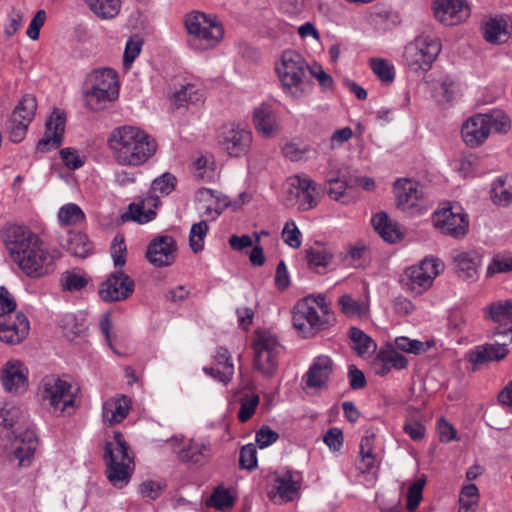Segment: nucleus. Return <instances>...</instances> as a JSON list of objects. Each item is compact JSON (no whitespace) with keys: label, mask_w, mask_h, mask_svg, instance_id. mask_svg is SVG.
I'll list each match as a JSON object with an SVG mask.
<instances>
[{"label":"nucleus","mask_w":512,"mask_h":512,"mask_svg":"<svg viewBox=\"0 0 512 512\" xmlns=\"http://www.w3.org/2000/svg\"><path fill=\"white\" fill-rule=\"evenodd\" d=\"M5 242L12 259L26 276L40 278L54 271L53 256L42 247L40 238L26 226H9Z\"/></svg>","instance_id":"nucleus-1"},{"label":"nucleus","mask_w":512,"mask_h":512,"mask_svg":"<svg viewBox=\"0 0 512 512\" xmlns=\"http://www.w3.org/2000/svg\"><path fill=\"white\" fill-rule=\"evenodd\" d=\"M0 434L11 442L10 461L18 467L28 466L37 448L34 431L27 428V415L18 406L5 404L0 409Z\"/></svg>","instance_id":"nucleus-2"},{"label":"nucleus","mask_w":512,"mask_h":512,"mask_svg":"<svg viewBox=\"0 0 512 512\" xmlns=\"http://www.w3.org/2000/svg\"><path fill=\"white\" fill-rule=\"evenodd\" d=\"M108 144L117 163L123 166H140L157 149V144L150 135L129 125L115 128L108 138Z\"/></svg>","instance_id":"nucleus-3"},{"label":"nucleus","mask_w":512,"mask_h":512,"mask_svg":"<svg viewBox=\"0 0 512 512\" xmlns=\"http://www.w3.org/2000/svg\"><path fill=\"white\" fill-rule=\"evenodd\" d=\"M118 75L111 68H100L90 72L82 85L85 106L91 111L108 108L118 99Z\"/></svg>","instance_id":"nucleus-4"},{"label":"nucleus","mask_w":512,"mask_h":512,"mask_svg":"<svg viewBox=\"0 0 512 512\" xmlns=\"http://www.w3.org/2000/svg\"><path fill=\"white\" fill-rule=\"evenodd\" d=\"M71 384L56 376H47L42 380L41 399L43 405L57 416L70 415V409L74 408V395Z\"/></svg>","instance_id":"nucleus-5"},{"label":"nucleus","mask_w":512,"mask_h":512,"mask_svg":"<svg viewBox=\"0 0 512 512\" xmlns=\"http://www.w3.org/2000/svg\"><path fill=\"white\" fill-rule=\"evenodd\" d=\"M252 348L254 369L264 377H272L278 369V357L282 351L277 338L268 331H256Z\"/></svg>","instance_id":"nucleus-6"},{"label":"nucleus","mask_w":512,"mask_h":512,"mask_svg":"<svg viewBox=\"0 0 512 512\" xmlns=\"http://www.w3.org/2000/svg\"><path fill=\"white\" fill-rule=\"evenodd\" d=\"M310 67L304 58L296 51L288 50L283 52L280 65L276 66V72L283 87L295 97L303 92V85L307 78Z\"/></svg>","instance_id":"nucleus-7"},{"label":"nucleus","mask_w":512,"mask_h":512,"mask_svg":"<svg viewBox=\"0 0 512 512\" xmlns=\"http://www.w3.org/2000/svg\"><path fill=\"white\" fill-rule=\"evenodd\" d=\"M432 222L442 234L455 239L463 238L468 232V215L458 203H448L447 206L435 211Z\"/></svg>","instance_id":"nucleus-8"},{"label":"nucleus","mask_w":512,"mask_h":512,"mask_svg":"<svg viewBox=\"0 0 512 512\" xmlns=\"http://www.w3.org/2000/svg\"><path fill=\"white\" fill-rule=\"evenodd\" d=\"M439 41L420 36L406 45L404 59L413 71H428L440 53Z\"/></svg>","instance_id":"nucleus-9"},{"label":"nucleus","mask_w":512,"mask_h":512,"mask_svg":"<svg viewBox=\"0 0 512 512\" xmlns=\"http://www.w3.org/2000/svg\"><path fill=\"white\" fill-rule=\"evenodd\" d=\"M312 300L304 298L298 301L293 310V326L304 338L313 337L330 325L328 318L320 317Z\"/></svg>","instance_id":"nucleus-10"},{"label":"nucleus","mask_w":512,"mask_h":512,"mask_svg":"<svg viewBox=\"0 0 512 512\" xmlns=\"http://www.w3.org/2000/svg\"><path fill=\"white\" fill-rule=\"evenodd\" d=\"M185 27L189 35L206 41L211 46L217 44L224 34L221 24L215 17L199 11L191 12L186 16Z\"/></svg>","instance_id":"nucleus-11"},{"label":"nucleus","mask_w":512,"mask_h":512,"mask_svg":"<svg viewBox=\"0 0 512 512\" xmlns=\"http://www.w3.org/2000/svg\"><path fill=\"white\" fill-rule=\"evenodd\" d=\"M36 109V98L31 94L24 95L7 122L6 129L12 142L19 143L24 139Z\"/></svg>","instance_id":"nucleus-12"},{"label":"nucleus","mask_w":512,"mask_h":512,"mask_svg":"<svg viewBox=\"0 0 512 512\" xmlns=\"http://www.w3.org/2000/svg\"><path fill=\"white\" fill-rule=\"evenodd\" d=\"M135 289L134 280L122 270L108 276L99 288V296L105 302H119L129 298Z\"/></svg>","instance_id":"nucleus-13"},{"label":"nucleus","mask_w":512,"mask_h":512,"mask_svg":"<svg viewBox=\"0 0 512 512\" xmlns=\"http://www.w3.org/2000/svg\"><path fill=\"white\" fill-rule=\"evenodd\" d=\"M30 323L22 312L14 315H0V341L7 345L22 343L28 336Z\"/></svg>","instance_id":"nucleus-14"},{"label":"nucleus","mask_w":512,"mask_h":512,"mask_svg":"<svg viewBox=\"0 0 512 512\" xmlns=\"http://www.w3.org/2000/svg\"><path fill=\"white\" fill-rule=\"evenodd\" d=\"M177 245L171 236L160 235L153 238L146 249V259L155 267H166L174 263Z\"/></svg>","instance_id":"nucleus-15"},{"label":"nucleus","mask_w":512,"mask_h":512,"mask_svg":"<svg viewBox=\"0 0 512 512\" xmlns=\"http://www.w3.org/2000/svg\"><path fill=\"white\" fill-rule=\"evenodd\" d=\"M219 143L230 156L239 157L248 152L252 143V134L238 125L226 126L219 135Z\"/></svg>","instance_id":"nucleus-16"},{"label":"nucleus","mask_w":512,"mask_h":512,"mask_svg":"<svg viewBox=\"0 0 512 512\" xmlns=\"http://www.w3.org/2000/svg\"><path fill=\"white\" fill-rule=\"evenodd\" d=\"M435 18L446 26L461 23L469 17L470 10L464 0H434Z\"/></svg>","instance_id":"nucleus-17"},{"label":"nucleus","mask_w":512,"mask_h":512,"mask_svg":"<svg viewBox=\"0 0 512 512\" xmlns=\"http://www.w3.org/2000/svg\"><path fill=\"white\" fill-rule=\"evenodd\" d=\"M483 312L486 319L498 324L493 335L511 334L510 342H512V300L493 302L485 307Z\"/></svg>","instance_id":"nucleus-18"},{"label":"nucleus","mask_w":512,"mask_h":512,"mask_svg":"<svg viewBox=\"0 0 512 512\" xmlns=\"http://www.w3.org/2000/svg\"><path fill=\"white\" fill-rule=\"evenodd\" d=\"M65 122L64 113H52L46 121V132L37 143L36 150L38 152L46 153L51 149H57L61 146L65 132Z\"/></svg>","instance_id":"nucleus-19"},{"label":"nucleus","mask_w":512,"mask_h":512,"mask_svg":"<svg viewBox=\"0 0 512 512\" xmlns=\"http://www.w3.org/2000/svg\"><path fill=\"white\" fill-rule=\"evenodd\" d=\"M160 203L159 197L150 195L139 202L131 203L128 210L121 215V220L127 222L133 220L139 224H145L156 216L154 208Z\"/></svg>","instance_id":"nucleus-20"},{"label":"nucleus","mask_w":512,"mask_h":512,"mask_svg":"<svg viewBox=\"0 0 512 512\" xmlns=\"http://www.w3.org/2000/svg\"><path fill=\"white\" fill-rule=\"evenodd\" d=\"M104 460L106 462V475L109 482L118 488L127 485L131 478V464L133 462L117 461L110 448L104 452Z\"/></svg>","instance_id":"nucleus-21"},{"label":"nucleus","mask_w":512,"mask_h":512,"mask_svg":"<svg viewBox=\"0 0 512 512\" xmlns=\"http://www.w3.org/2000/svg\"><path fill=\"white\" fill-rule=\"evenodd\" d=\"M420 184L411 179H398L394 183V194L398 208L408 210L417 205L419 199L423 197V192L419 189Z\"/></svg>","instance_id":"nucleus-22"},{"label":"nucleus","mask_w":512,"mask_h":512,"mask_svg":"<svg viewBox=\"0 0 512 512\" xmlns=\"http://www.w3.org/2000/svg\"><path fill=\"white\" fill-rule=\"evenodd\" d=\"M1 381L6 391L18 393L27 389V375L24 373L23 364L18 360L8 361L3 369Z\"/></svg>","instance_id":"nucleus-23"},{"label":"nucleus","mask_w":512,"mask_h":512,"mask_svg":"<svg viewBox=\"0 0 512 512\" xmlns=\"http://www.w3.org/2000/svg\"><path fill=\"white\" fill-rule=\"evenodd\" d=\"M483 119L482 113L475 114L462 125L461 135L467 146L476 148L488 138V128Z\"/></svg>","instance_id":"nucleus-24"},{"label":"nucleus","mask_w":512,"mask_h":512,"mask_svg":"<svg viewBox=\"0 0 512 512\" xmlns=\"http://www.w3.org/2000/svg\"><path fill=\"white\" fill-rule=\"evenodd\" d=\"M332 372V359L326 355H321L314 360L303 380L307 387L320 388L326 384Z\"/></svg>","instance_id":"nucleus-25"},{"label":"nucleus","mask_w":512,"mask_h":512,"mask_svg":"<svg viewBox=\"0 0 512 512\" xmlns=\"http://www.w3.org/2000/svg\"><path fill=\"white\" fill-rule=\"evenodd\" d=\"M253 123L256 130L266 138H271L279 133V124L275 111L270 105L261 104L255 108Z\"/></svg>","instance_id":"nucleus-26"},{"label":"nucleus","mask_w":512,"mask_h":512,"mask_svg":"<svg viewBox=\"0 0 512 512\" xmlns=\"http://www.w3.org/2000/svg\"><path fill=\"white\" fill-rule=\"evenodd\" d=\"M509 353L507 345L503 344H485L475 347L469 352L468 359L474 365L473 370L480 365L491 361H501Z\"/></svg>","instance_id":"nucleus-27"},{"label":"nucleus","mask_w":512,"mask_h":512,"mask_svg":"<svg viewBox=\"0 0 512 512\" xmlns=\"http://www.w3.org/2000/svg\"><path fill=\"white\" fill-rule=\"evenodd\" d=\"M215 360L220 368L204 367L203 371L205 374L211 376L214 379L227 384L234 374V366L231 361L229 351L224 347H219L216 351Z\"/></svg>","instance_id":"nucleus-28"},{"label":"nucleus","mask_w":512,"mask_h":512,"mask_svg":"<svg viewBox=\"0 0 512 512\" xmlns=\"http://www.w3.org/2000/svg\"><path fill=\"white\" fill-rule=\"evenodd\" d=\"M131 402L122 395L120 398H112L104 402L102 417L104 422L113 425L122 422L128 415Z\"/></svg>","instance_id":"nucleus-29"},{"label":"nucleus","mask_w":512,"mask_h":512,"mask_svg":"<svg viewBox=\"0 0 512 512\" xmlns=\"http://www.w3.org/2000/svg\"><path fill=\"white\" fill-rule=\"evenodd\" d=\"M177 454L181 462L192 465H203L211 456L210 448L207 445L194 441H190L178 450Z\"/></svg>","instance_id":"nucleus-30"},{"label":"nucleus","mask_w":512,"mask_h":512,"mask_svg":"<svg viewBox=\"0 0 512 512\" xmlns=\"http://www.w3.org/2000/svg\"><path fill=\"white\" fill-rule=\"evenodd\" d=\"M508 22L504 19L492 18L482 25L483 38L491 44H503L510 38Z\"/></svg>","instance_id":"nucleus-31"},{"label":"nucleus","mask_w":512,"mask_h":512,"mask_svg":"<svg viewBox=\"0 0 512 512\" xmlns=\"http://www.w3.org/2000/svg\"><path fill=\"white\" fill-rule=\"evenodd\" d=\"M372 225L379 235L387 242L396 243L403 238L397 224L393 222L386 212H379L372 218Z\"/></svg>","instance_id":"nucleus-32"},{"label":"nucleus","mask_w":512,"mask_h":512,"mask_svg":"<svg viewBox=\"0 0 512 512\" xmlns=\"http://www.w3.org/2000/svg\"><path fill=\"white\" fill-rule=\"evenodd\" d=\"M62 247L72 256L86 258L92 251V243L86 234L70 231L61 242Z\"/></svg>","instance_id":"nucleus-33"},{"label":"nucleus","mask_w":512,"mask_h":512,"mask_svg":"<svg viewBox=\"0 0 512 512\" xmlns=\"http://www.w3.org/2000/svg\"><path fill=\"white\" fill-rule=\"evenodd\" d=\"M400 281L407 290L420 294L432 285L433 280L421 270V267L412 266L405 270Z\"/></svg>","instance_id":"nucleus-34"},{"label":"nucleus","mask_w":512,"mask_h":512,"mask_svg":"<svg viewBox=\"0 0 512 512\" xmlns=\"http://www.w3.org/2000/svg\"><path fill=\"white\" fill-rule=\"evenodd\" d=\"M456 272L464 280H474L477 276V257L474 253L460 252L454 256Z\"/></svg>","instance_id":"nucleus-35"},{"label":"nucleus","mask_w":512,"mask_h":512,"mask_svg":"<svg viewBox=\"0 0 512 512\" xmlns=\"http://www.w3.org/2000/svg\"><path fill=\"white\" fill-rule=\"evenodd\" d=\"M482 117L488 128V133H507L511 128L509 116L500 109H494L488 113H483Z\"/></svg>","instance_id":"nucleus-36"},{"label":"nucleus","mask_w":512,"mask_h":512,"mask_svg":"<svg viewBox=\"0 0 512 512\" xmlns=\"http://www.w3.org/2000/svg\"><path fill=\"white\" fill-rule=\"evenodd\" d=\"M295 180V187L302 193L303 210L314 208L317 205L315 195L318 194L316 182L306 176L299 175L295 177Z\"/></svg>","instance_id":"nucleus-37"},{"label":"nucleus","mask_w":512,"mask_h":512,"mask_svg":"<svg viewBox=\"0 0 512 512\" xmlns=\"http://www.w3.org/2000/svg\"><path fill=\"white\" fill-rule=\"evenodd\" d=\"M350 338L353 342V349L358 356H364L375 352L376 343L373 339L357 327H351L349 330Z\"/></svg>","instance_id":"nucleus-38"},{"label":"nucleus","mask_w":512,"mask_h":512,"mask_svg":"<svg viewBox=\"0 0 512 512\" xmlns=\"http://www.w3.org/2000/svg\"><path fill=\"white\" fill-rule=\"evenodd\" d=\"M171 105L173 108H181L188 104H193L201 100V95L194 84L188 83L183 85L180 90L176 91L171 97Z\"/></svg>","instance_id":"nucleus-39"},{"label":"nucleus","mask_w":512,"mask_h":512,"mask_svg":"<svg viewBox=\"0 0 512 512\" xmlns=\"http://www.w3.org/2000/svg\"><path fill=\"white\" fill-rule=\"evenodd\" d=\"M89 8L100 18L115 17L120 10V0H84Z\"/></svg>","instance_id":"nucleus-40"},{"label":"nucleus","mask_w":512,"mask_h":512,"mask_svg":"<svg viewBox=\"0 0 512 512\" xmlns=\"http://www.w3.org/2000/svg\"><path fill=\"white\" fill-rule=\"evenodd\" d=\"M479 503V491L475 484L464 486L459 495V512H474Z\"/></svg>","instance_id":"nucleus-41"},{"label":"nucleus","mask_w":512,"mask_h":512,"mask_svg":"<svg viewBox=\"0 0 512 512\" xmlns=\"http://www.w3.org/2000/svg\"><path fill=\"white\" fill-rule=\"evenodd\" d=\"M370 68L379 80L385 84L393 82L395 77L394 66L386 59L371 58L369 60Z\"/></svg>","instance_id":"nucleus-42"},{"label":"nucleus","mask_w":512,"mask_h":512,"mask_svg":"<svg viewBox=\"0 0 512 512\" xmlns=\"http://www.w3.org/2000/svg\"><path fill=\"white\" fill-rule=\"evenodd\" d=\"M209 226L202 220L192 225L189 235V246L194 253H198L204 248V238L207 235Z\"/></svg>","instance_id":"nucleus-43"},{"label":"nucleus","mask_w":512,"mask_h":512,"mask_svg":"<svg viewBox=\"0 0 512 512\" xmlns=\"http://www.w3.org/2000/svg\"><path fill=\"white\" fill-rule=\"evenodd\" d=\"M394 347L397 350H400V351H403L406 353L419 355V354L425 353L431 347V344L429 342L412 340L408 337L401 336V337H397L395 339Z\"/></svg>","instance_id":"nucleus-44"},{"label":"nucleus","mask_w":512,"mask_h":512,"mask_svg":"<svg viewBox=\"0 0 512 512\" xmlns=\"http://www.w3.org/2000/svg\"><path fill=\"white\" fill-rule=\"evenodd\" d=\"M114 443L108 442L105 445L104 452L110 448L112 451V454L114 457H116L117 461H123V462H133V459L129 457L128 455V444L124 440L123 435L121 432L117 431L114 432Z\"/></svg>","instance_id":"nucleus-45"},{"label":"nucleus","mask_w":512,"mask_h":512,"mask_svg":"<svg viewBox=\"0 0 512 512\" xmlns=\"http://www.w3.org/2000/svg\"><path fill=\"white\" fill-rule=\"evenodd\" d=\"M58 218L61 224L75 225L82 222L85 215L78 205L70 203L60 208Z\"/></svg>","instance_id":"nucleus-46"},{"label":"nucleus","mask_w":512,"mask_h":512,"mask_svg":"<svg viewBox=\"0 0 512 512\" xmlns=\"http://www.w3.org/2000/svg\"><path fill=\"white\" fill-rule=\"evenodd\" d=\"M326 184L328 185L327 194L335 201H339L349 184L341 179L338 173L330 172L326 177Z\"/></svg>","instance_id":"nucleus-47"},{"label":"nucleus","mask_w":512,"mask_h":512,"mask_svg":"<svg viewBox=\"0 0 512 512\" xmlns=\"http://www.w3.org/2000/svg\"><path fill=\"white\" fill-rule=\"evenodd\" d=\"M259 401V396L255 393H246L240 398L241 407L238 413L240 422L244 423L253 416Z\"/></svg>","instance_id":"nucleus-48"},{"label":"nucleus","mask_w":512,"mask_h":512,"mask_svg":"<svg viewBox=\"0 0 512 512\" xmlns=\"http://www.w3.org/2000/svg\"><path fill=\"white\" fill-rule=\"evenodd\" d=\"M426 483V478L422 476L418 478L409 488L407 492V510L414 512L422 500L423 488Z\"/></svg>","instance_id":"nucleus-49"},{"label":"nucleus","mask_w":512,"mask_h":512,"mask_svg":"<svg viewBox=\"0 0 512 512\" xmlns=\"http://www.w3.org/2000/svg\"><path fill=\"white\" fill-rule=\"evenodd\" d=\"M384 357L386 363L390 365L391 368L395 369H405L408 365V360L405 356L400 354L397 349L393 345H387L385 348H382L379 351Z\"/></svg>","instance_id":"nucleus-50"},{"label":"nucleus","mask_w":512,"mask_h":512,"mask_svg":"<svg viewBox=\"0 0 512 512\" xmlns=\"http://www.w3.org/2000/svg\"><path fill=\"white\" fill-rule=\"evenodd\" d=\"M338 305L340 311L347 317L360 316L364 313L363 306L349 294L342 295L338 299Z\"/></svg>","instance_id":"nucleus-51"},{"label":"nucleus","mask_w":512,"mask_h":512,"mask_svg":"<svg viewBox=\"0 0 512 512\" xmlns=\"http://www.w3.org/2000/svg\"><path fill=\"white\" fill-rule=\"evenodd\" d=\"M207 504L209 506L215 507L218 510H224L225 508L233 506L234 499L228 490L217 488L210 496Z\"/></svg>","instance_id":"nucleus-52"},{"label":"nucleus","mask_w":512,"mask_h":512,"mask_svg":"<svg viewBox=\"0 0 512 512\" xmlns=\"http://www.w3.org/2000/svg\"><path fill=\"white\" fill-rule=\"evenodd\" d=\"M239 465L240 468L250 471L257 467V449L254 444L250 443L241 448Z\"/></svg>","instance_id":"nucleus-53"},{"label":"nucleus","mask_w":512,"mask_h":512,"mask_svg":"<svg viewBox=\"0 0 512 512\" xmlns=\"http://www.w3.org/2000/svg\"><path fill=\"white\" fill-rule=\"evenodd\" d=\"M62 286L67 291H79L88 284V279L84 275L67 271L61 278Z\"/></svg>","instance_id":"nucleus-54"},{"label":"nucleus","mask_w":512,"mask_h":512,"mask_svg":"<svg viewBox=\"0 0 512 512\" xmlns=\"http://www.w3.org/2000/svg\"><path fill=\"white\" fill-rule=\"evenodd\" d=\"M126 245L123 235H116L111 246V255L115 267L122 268L126 263Z\"/></svg>","instance_id":"nucleus-55"},{"label":"nucleus","mask_w":512,"mask_h":512,"mask_svg":"<svg viewBox=\"0 0 512 512\" xmlns=\"http://www.w3.org/2000/svg\"><path fill=\"white\" fill-rule=\"evenodd\" d=\"M276 489L281 498L291 501L298 488L296 483L292 480L291 475H284L276 479Z\"/></svg>","instance_id":"nucleus-56"},{"label":"nucleus","mask_w":512,"mask_h":512,"mask_svg":"<svg viewBox=\"0 0 512 512\" xmlns=\"http://www.w3.org/2000/svg\"><path fill=\"white\" fill-rule=\"evenodd\" d=\"M175 184L176 178L170 173H164L162 176L153 180L151 184V191L168 195L175 189Z\"/></svg>","instance_id":"nucleus-57"},{"label":"nucleus","mask_w":512,"mask_h":512,"mask_svg":"<svg viewBox=\"0 0 512 512\" xmlns=\"http://www.w3.org/2000/svg\"><path fill=\"white\" fill-rule=\"evenodd\" d=\"M332 256L324 249L310 248L306 250V260L310 267H326Z\"/></svg>","instance_id":"nucleus-58"},{"label":"nucleus","mask_w":512,"mask_h":512,"mask_svg":"<svg viewBox=\"0 0 512 512\" xmlns=\"http://www.w3.org/2000/svg\"><path fill=\"white\" fill-rule=\"evenodd\" d=\"M512 272V256L495 255L488 266L487 274Z\"/></svg>","instance_id":"nucleus-59"},{"label":"nucleus","mask_w":512,"mask_h":512,"mask_svg":"<svg viewBox=\"0 0 512 512\" xmlns=\"http://www.w3.org/2000/svg\"><path fill=\"white\" fill-rule=\"evenodd\" d=\"M284 242L292 247L299 248L301 246V232L297 228L294 221H288L282 231Z\"/></svg>","instance_id":"nucleus-60"},{"label":"nucleus","mask_w":512,"mask_h":512,"mask_svg":"<svg viewBox=\"0 0 512 512\" xmlns=\"http://www.w3.org/2000/svg\"><path fill=\"white\" fill-rule=\"evenodd\" d=\"M61 159L66 167L76 170L83 166L84 160L74 148H63L60 150Z\"/></svg>","instance_id":"nucleus-61"},{"label":"nucleus","mask_w":512,"mask_h":512,"mask_svg":"<svg viewBox=\"0 0 512 512\" xmlns=\"http://www.w3.org/2000/svg\"><path fill=\"white\" fill-rule=\"evenodd\" d=\"M16 306V301L11 293L4 286H0V315H13Z\"/></svg>","instance_id":"nucleus-62"},{"label":"nucleus","mask_w":512,"mask_h":512,"mask_svg":"<svg viewBox=\"0 0 512 512\" xmlns=\"http://www.w3.org/2000/svg\"><path fill=\"white\" fill-rule=\"evenodd\" d=\"M278 438L279 434L267 425H263L256 433V443L261 449L270 446L276 442Z\"/></svg>","instance_id":"nucleus-63"},{"label":"nucleus","mask_w":512,"mask_h":512,"mask_svg":"<svg viewBox=\"0 0 512 512\" xmlns=\"http://www.w3.org/2000/svg\"><path fill=\"white\" fill-rule=\"evenodd\" d=\"M492 198L495 204L506 206L512 201V193L505 188L504 183L499 181L492 190Z\"/></svg>","instance_id":"nucleus-64"}]
</instances>
